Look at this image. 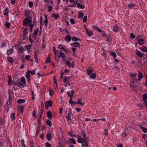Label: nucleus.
<instances>
[{
    "label": "nucleus",
    "instance_id": "f257e3e1",
    "mask_svg": "<svg viewBox=\"0 0 147 147\" xmlns=\"http://www.w3.org/2000/svg\"><path fill=\"white\" fill-rule=\"evenodd\" d=\"M82 135H77L78 139L77 142L80 143H82L87 142L86 138V133L83 131L82 132Z\"/></svg>",
    "mask_w": 147,
    "mask_h": 147
},
{
    "label": "nucleus",
    "instance_id": "f03ea898",
    "mask_svg": "<svg viewBox=\"0 0 147 147\" xmlns=\"http://www.w3.org/2000/svg\"><path fill=\"white\" fill-rule=\"evenodd\" d=\"M23 25L24 26H26L28 24H31L32 23V21L28 18H26V19H24L23 20Z\"/></svg>",
    "mask_w": 147,
    "mask_h": 147
},
{
    "label": "nucleus",
    "instance_id": "7ed1b4c3",
    "mask_svg": "<svg viewBox=\"0 0 147 147\" xmlns=\"http://www.w3.org/2000/svg\"><path fill=\"white\" fill-rule=\"evenodd\" d=\"M13 84H14V85L18 86L22 88L24 87V86L21 83L20 81L19 80L16 81L14 82H13Z\"/></svg>",
    "mask_w": 147,
    "mask_h": 147
},
{
    "label": "nucleus",
    "instance_id": "20e7f679",
    "mask_svg": "<svg viewBox=\"0 0 147 147\" xmlns=\"http://www.w3.org/2000/svg\"><path fill=\"white\" fill-rule=\"evenodd\" d=\"M52 105V100H49L45 102V107L48 110L49 107H51Z\"/></svg>",
    "mask_w": 147,
    "mask_h": 147
},
{
    "label": "nucleus",
    "instance_id": "39448f33",
    "mask_svg": "<svg viewBox=\"0 0 147 147\" xmlns=\"http://www.w3.org/2000/svg\"><path fill=\"white\" fill-rule=\"evenodd\" d=\"M66 47V46L62 44H59L58 46V47L59 49H62L64 51L66 52L67 51V50L65 49Z\"/></svg>",
    "mask_w": 147,
    "mask_h": 147
},
{
    "label": "nucleus",
    "instance_id": "423d86ee",
    "mask_svg": "<svg viewBox=\"0 0 147 147\" xmlns=\"http://www.w3.org/2000/svg\"><path fill=\"white\" fill-rule=\"evenodd\" d=\"M136 53L137 55L140 57H143L145 55L144 53H141L140 51H138L137 50H136Z\"/></svg>",
    "mask_w": 147,
    "mask_h": 147
},
{
    "label": "nucleus",
    "instance_id": "0eeeda50",
    "mask_svg": "<svg viewBox=\"0 0 147 147\" xmlns=\"http://www.w3.org/2000/svg\"><path fill=\"white\" fill-rule=\"evenodd\" d=\"M71 113H68L65 116L66 118L67 121H71L72 119H71Z\"/></svg>",
    "mask_w": 147,
    "mask_h": 147
},
{
    "label": "nucleus",
    "instance_id": "6e6552de",
    "mask_svg": "<svg viewBox=\"0 0 147 147\" xmlns=\"http://www.w3.org/2000/svg\"><path fill=\"white\" fill-rule=\"evenodd\" d=\"M130 86L132 90L134 91H136L137 90V86L136 85L131 84L130 85Z\"/></svg>",
    "mask_w": 147,
    "mask_h": 147
},
{
    "label": "nucleus",
    "instance_id": "1a4fd4ad",
    "mask_svg": "<svg viewBox=\"0 0 147 147\" xmlns=\"http://www.w3.org/2000/svg\"><path fill=\"white\" fill-rule=\"evenodd\" d=\"M74 47H80V44L77 41L71 44V45Z\"/></svg>",
    "mask_w": 147,
    "mask_h": 147
},
{
    "label": "nucleus",
    "instance_id": "9d476101",
    "mask_svg": "<svg viewBox=\"0 0 147 147\" xmlns=\"http://www.w3.org/2000/svg\"><path fill=\"white\" fill-rule=\"evenodd\" d=\"M58 51L60 53L59 55L60 57L62 58L63 60H65V57L64 53L61 52V50H58Z\"/></svg>",
    "mask_w": 147,
    "mask_h": 147
},
{
    "label": "nucleus",
    "instance_id": "9b49d317",
    "mask_svg": "<svg viewBox=\"0 0 147 147\" xmlns=\"http://www.w3.org/2000/svg\"><path fill=\"white\" fill-rule=\"evenodd\" d=\"M10 100L9 99H8L7 100V101L6 102L5 105L7 107V108H6L5 107V109L6 110H7V111H8V110L9 109L8 107H9L10 105Z\"/></svg>",
    "mask_w": 147,
    "mask_h": 147
},
{
    "label": "nucleus",
    "instance_id": "f8f14e48",
    "mask_svg": "<svg viewBox=\"0 0 147 147\" xmlns=\"http://www.w3.org/2000/svg\"><path fill=\"white\" fill-rule=\"evenodd\" d=\"M71 36L69 35L66 36L65 38V40L68 42H69L71 40Z\"/></svg>",
    "mask_w": 147,
    "mask_h": 147
},
{
    "label": "nucleus",
    "instance_id": "ddd939ff",
    "mask_svg": "<svg viewBox=\"0 0 147 147\" xmlns=\"http://www.w3.org/2000/svg\"><path fill=\"white\" fill-rule=\"evenodd\" d=\"M140 49L142 52L147 53V47L145 46H142Z\"/></svg>",
    "mask_w": 147,
    "mask_h": 147
},
{
    "label": "nucleus",
    "instance_id": "4468645a",
    "mask_svg": "<svg viewBox=\"0 0 147 147\" xmlns=\"http://www.w3.org/2000/svg\"><path fill=\"white\" fill-rule=\"evenodd\" d=\"M47 117L50 120H51L52 117V114L51 111H48L47 112Z\"/></svg>",
    "mask_w": 147,
    "mask_h": 147
},
{
    "label": "nucleus",
    "instance_id": "2eb2a0df",
    "mask_svg": "<svg viewBox=\"0 0 147 147\" xmlns=\"http://www.w3.org/2000/svg\"><path fill=\"white\" fill-rule=\"evenodd\" d=\"M52 17L55 18V19L57 20L60 17V16L58 14H55L54 13H53L52 14Z\"/></svg>",
    "mask_w": 147,
    "mask_h": 147
},
{
    "label": "nucleus",
    "instance_id": "dca6fc26",
    "mask_svg": "<svg viewBox=\"0 0 147 147\" xmlns=\"http://www.w3.org/2000/svg\"><path fill=\"white\" fill-rule=\"evenodd\" d=\"M47 139L48 141H50L51 138V135L49 133H48L46 135Z\"/></svg>",
    "mask_w": 147,
    "mask_h": 147
},
{
    "label": "nucleus",
    "instance_id": "f3484780",
    "mask_svg": "<svg viewBox=\"0 0 147 147\" xmlns=\"http://www.w3.org/2000/svg\"><path fill=\"white\" fill-rule=\"evenodd\" d=\"M86 32L88 36H90L92 35V31L89 30L87 28L86 29Z\"/></svg>",
    "mask_w": 147,
    "mask_h": 147
},
{
    "label": "nucleus",
    "instance_id": "a211bd4d",
    "mask_svg": "<svg viewBox=\"0 0 147 147\" xmlns=\"http://www.w3.org/2000/svg\"><path fill=\"white\" fill-rule=\"evenodd\" d=\"M13 52V48L10 49L7 52V55H10Z\"/></svg>",
    "mask_w": 147,
    "mask_h": 147
},
{
    "label": "nucleus",
    "instance_id": "6ab92c4d",
    "mask_svg": "<svg viewBox=\"0 0 147 147\" xmlns=\"http://www.w3.org/2000/svg\"><path fill=\"white\" fill-rule=\"evenodd\" d=\"M26 50L24 47H19L18 50V52H20L21 53H22L23 51Z\"/></svg>",
    "mask_w": 147,
    "mask_h": 147
},
{
    "label": "nucleus",
    "instance_id": "aec40b11",
    "mask_svg": "<svg viewBox=\"0 0 147 147\" xmlns=\"http://www.w3.org/2000/svg\"><path fill=\"white\" fill-rule=\"evenodd\" d=\"M138 43L140 45H143L144 43V41L143 39H141L138 40Z\"/></svg>",
    "mask_w": 147,
    "mask_h": 147
},
{
    "label": "nucleus",
    "instance_id": "412c9836",
    "mask_svg": "<svg viewBox=\"0 0 147 147\" xmlns=\"http://www.w3.org/2000/svg\"><path fill=\"white\" fill-rule=\"evenodd\" d=\"M7 60L8 61L11 63H12L13 62V58L11 57H8L7 58Z\"/></svg>",
    "mask_w": 147,
    "mask_h": 147
},
{
    "label": "nucleus",
    "instance_id": "4be33fe9",
    "mask_svg": "<svg viewBox=\"0 0 147 147\" xmlns=\"http://www.w3.org/2000/svg\"><path fill=\"white\" fill-rule=\"evenodd\" d=\"M93 71L92 68L91 67H89V68L87 69V72L88 75H90L91 74V72Z\"/></svg>",
    "mask_w": 147,
    "mask_h": 147
},
{
    "label": "nucleus",
    "instance_id": "5701e85b",
    "mask_svg": "<svg viewBox=\"0 0 147 147\" xmlns=\"http://www.w3.org/2000/svg\"><path fill=\"white\" fill-rule=\"evenodd\" d=\"M77 7L79 8L84 9L85 8V6L81 5L80 3H78L77 4Z\"/></svg>",
    "mask_w": 147,
    "mask_h": 147
},
{
    "label": "nucleus",
    "instance_id": "b1692460",
    "mask_svg": "<svg viewBox=\"0 0 147 147\" xmlns=\"http://www.w3.org/2000/svg\"><path fill=\"white\" fill-rule=\"evenodd\" d=\"M84 15V14L82 12H80L78 14V18L80 19H82V18Z\"/></svg>",
    "mask_w": 147,
    "mask_h": 147
},
{
    "label": "nucleus",
    "instance_id": "393cba45",
    "mask_svg": "<svg viewBox=\"0 0 147 147\" xmlns=\"http://www.w3.org/2000/svg\"><path fill=\"white\" fill-rule=\"evenodd\" d=\"M96 76V74L94 73H92L90 74V77L91 79H94Z\"/></svg>",
    "mask_w": 147,
    "mask_h": 147
},
{
    "label": "nucleus",
    "instance_id": "a878e982",
    "mask_svg": "<svg viewBox=\"0 0 147 147\" xmlns=\"http://www.w3.org/2000/svg\"><path fill=\"white\" fill-rule=\"evenodd\" d=\"M47 6L48 11L49 12H51L52 11V9H53V7L51 6L48 5H47Z\"/></svg>",
    "mask_w": 147,
    "mask_h": 147
},
{
    "label": "nucleus",
    "instance_id": "bb28decb",
    "mask_svg": "<svg viewBox=\"0 0 147 147\" xmlns=\"http://www.w3.org/2000/svg\"><path fill=\"white\" fill-rule=\"evenodd\" d=\"M70 77L66 76L64 77L63 81L65 82H69V81Z\"/></svg>",
    "mask_w": 147,
    "mask_h": 147
},
{
    "label": "nucleus",
    "instance_id": "cd10ccee",
    "mask_svg": "<svg viewBox=\"0 0 147 147\" xmlns=\"http://www.w3.org/2000/svg\"><path fill=\"white\" fill-rule=\"evenodd\" d=\"M46 124L48 125L49 127H51V121L49 119H47L46 121Z\"/></svg>",
    "mask_w": 147,
    "mask_h": 147
},
{
    "label": "nucleus",
    "instance_id": "c85d7f7f",
    "mask_svg": "<svg viewBox=\"0 0 147 147\" xmlns=\"http://www.w3.org/2000/svg\"><path fill=\"white\" fill-rule=\"evenodd\" d=\"M147 98V94L146 93H144L142 96L143 100L144 101H146Z\"/></svg>",
    "mask_w": 147,
    "mask_h": 147
},
{
    "label": "nucleus",
    "instance_id": "c756f323",
    "mask_svg": "<svg viewBox=\"0 0 147 147\" xmlns=\"http://www.w3.org/2000/svg\"><path fill=\"white\" fill-rule=\"evenodd\" d=\"M26 83L25 78L24 77H22L21 79V83L23 85L25 84Z\"/></svg>",
    "mask_w": 147,
    "mask_h": 147
},
{
    "label": "nucleus",
    "instance_id": "7c9ffc66",
    "mask_svg": "<svg viewBox=\"0 0 147 147\" xmlns=\"http://www.w3.org/2000/svg\"><path fill=\"white\" fill-rule=\"evenodd\" d=\"M25 100L23 99H19L17 100V102L19 103H24L25 102Z\"/></svg>",
    "mask_w": 147,
    "mask_h": 147
},
{
    "label": "nucleus",
    "instance_id": "2f4dec72",
    "mask_svg": "<svg viewBox=\"0 0 147 147\" xmlns=\"http://www.w3.org/2000/svg\"><path fill=\"white\" fill-rule=\"evenodd\" d=\"M27 72H28V73L29 74H31V75H33L35 74V71L34 70H33L32 71L30 70H28L27 71Z\"/></svg>",
    "mask_w": 147,
    "mask_h": 147
},
{
    "label": "nucleus",
    "instance_id": "473e14b6",
    "mask_svg": "<svg viewBox=\"0 0 147 147\" xmlns=\"http://www.w3.org/2000/svg\"><path fill=\"white\" fill-rule=\"evenodd\" d=\"M140 128L142 129V131L144 133H146L147 132V129L144 127L140 126Z\"/></svg>",
    "mask_w": 147,
    "mask_h": 147
},
{
    "label": "nucleus",
    "instance_id": "72a5a7b5",
    "mask_svg": "<svg viewBox=\"0 0 147 147\" xmlns=\"http://www.w3.org/2000/svg\"><path fill=\"white\" fill-rule=\"evenodd\" d=\"M11 118L12 121L15 120V114L13 113H12L11 114Z\"/></svg>",
    "mask_w": 147,
    "mask_h": 147
},
{
    "label": "nucleus",
    "instance_id": "f704fd0d",
    "mask_svg": "<svg viewBox=\"0 0 147 147\" xmlns=\"http://www.w3.org/2000/svg\"><path fill=\"white\" fill-rule=\"evenodd\" d=\"M69 140L71 142V143H72L74 144H76V141L74 138H70Z\"/></svg>",
    "mask_w": 147,
    "mask_h": 147
},
{
    "label": "nucleus",
    "instance_id": "c9c22d12",
    "mask_svg": "<svg viewBox=\"0 0 147 147\" xmlns=\"http://www.w3.org/2000/svg\"><path fill=\"white\" fill-rule=\"evenodd\" d=\"M29 26V32H32V29L33 27V24H29L28 25Z\"/></svg>",
    "mask_w": 147,
    "mask_h": 147
},
{
    "label": "nucleus",
    "instance_id": "e433bc0d",
    "mask_svg": "<svg viewBox=\"0 0 147 147\" xmlns=\"http://www.w3.org/2000/svg\"><path fill=\"white\" fill-rule=\"evenodd\" d=\"M82 147H88V145L87 143V142H85L82 143Z\"/></svg>",
    "mask_w": 147,
    "mask_h": 147
},
{
    "label": "nucleus",
    "instance_id": "4c0bfd02",
    "mask_svg": "<svg viewBox=\"0 0 147 147\" xmlns=\"http://www.w3.org/2000/svg\"><path fill=\"white\" fill-rule=\"evenodd\" d=\"M65 64H67L69 67H71V63L69 61H66Z\"/></svg>",
    "mask_w": 147,
    "mask_h": 147
},
{
    "label": "nucleus",
    "instance_id": "58836bf2",
    "mask_svg": "<svg viewBox=\"0 0 147 147\" xmlns=\"http://www.w3.org/2000/svg\"><path fill=\"white\" fill-rule=\"evenodd\" d=\"M111 55L113 56L114 58H115L117 57V55L116 53L114 52H111Z\"/></svg>",
    "mask_w": 147,
    "mask_h": 147
},
{
    "label": "nucleus",
    "instance_id": "ea45409f",
    "mask_svg": "<svg viewBox=\"0 0 147 147\" xmlns=\"http://www.w3.org/2000/svg\"><path fill=\"white\" fill-rule=\"evenodd\" d=\"M72 40V41H78L79 40V38H77L75 37H72L71 38Z\"/></svg>",
    "mask_w": 147,
    "mask_h": 147
},
{
    "label": "nucleus",
    "instance_id": "a19ab883",
    "mask_svg": "<svg viewBox=\"0 0 147 147\" xmlns=\"http://www.w3.org/2000/svg\"><path fill=\"white\" fill-rule=\"evenodd\" d=\"M143 76L142 74L140 71H138V77L141 78H143Z\"/></svg>",
    "mask_w": 147,
    "mask_h": 147
},
{
    "label": "nucleus",
    "instance_id": "79ce46f5",
    "mask_svg": "<svg viewBox=\"0 0 147 147\" xmlns=\"http://www.w3.org/2000/svg\"><path fill=\"white\" fill-rule=\"evenodd\" d=\"M118 28L117 26H114L113 28V30L115 32H117Z\"/></svg>",
    "mask_w": 147,
    "mask_h": 147
},
{
    "label": "nucleus",
    "instance_id": "37998d69",
    "mask_svg": "<svg viewBox=\"0 0 147 147\" xmlns=\"http://www.w3.org/2000/svg\"><path fill=\"white\" fill-rule=\"evenodd\" d=\"M38 29L39 28H36V29L34 31V32L33 33L34 34L37 35V34Z\"/></svg>",
    "mask_w": 147,
    "mask_h": 147
},
{
    "label": "nucleus",
    "instance_id": "c03bdc74",
    "mask_svg": "<svg viewBox=\"0 0 147 147\" xmlns=\"http://www.w3.org/2000/svg\"><path fill=\"white\" fill-rule=\"evenodd\" d=\"M70 22L72 24H75L76 22L72 18H71L70 20Z\"/></svg>",
    "mask_w": 147,
    "mask_h": 147
},
{
    "label": "nucleus",
    "instance_id": "a18cd8bd",
    "mask_svg": "<svg viewBox=\"0 0 147 147\" xmlns=\"http://www.w3.org/2000/svg\"><path fill=\"white\" fill-rule=\"evenodd\" d=\"M51 60V58L50 57H48L46 59V61H45V63H49L50 61Z\"/></svg>",
    "mask_w": 147,
    "mask_h": 147
},
{
    "label": "nucleus",
    "instance_id": "49530a36",
    "mask_svg": "<svg viewBox=\"0 0 147 147\" xmlns=\"http://www.w3.org/2000/svg\"><path fill=\"white\" fill-rule=\"evenodd\" d=\"M87 17L86 16H84V17L83 18V22L84 23L85 22L87 21Z\"/></svg>",
    "mask_w": 147,
    "mask_h": 147
},
{
    "label": "nucleus",
    "instance_id": "de8ad7c7",
    "mask_svg": "<svg viewBox=\"0 0 147 147\" xmlns=\"http://www.w3.org/2000/svg\"><path fill=\"white\" fill-rule=\"evenodd\" d=\"M5 25L6 27L7 28H9L10 25L9 23L8 22H6Z\"/></svg>",
    "mask_w": 147,
    "mask_h": 147
},
{
    "label": "nucleus",
    "instance_id": "09e8293b",
    "mask_svg": "<svg viewBox=\"0 0 147 147\" xmlns=\"http://www.w3.org/2000/svg\"><path fill=\"white\" fill-rule=\"evenodd\" d=\"M45 144L46 147H51V145L49 143L47 142L45 143Z\"/></svg>",
    "mask_w": 147,
    "mask_h": 147
},
{
    "label": "nucleus",
    "instance_id": "8fccbe9b",
    "mask_svg": "<svg viewBox=\"0 0 147 147\" xmlns=\"http://www.w3.org/2000/svg\"><path fill=\"white\" fill-rule=\"evenodd\" d=\"M104 135L107 136L108 135V129H104Z\"/></svg>",
    "mask_w": 147,
    "mask_h": 147
},
{
    "label": "nucleus",
    "instance_id": "3c124183",
    "mask_svg": "<svg viewBox=\"0 0 147 147\" xmlns=\"http://www.w3.org/2000/svg\"><path fill=\"white\" fill-rule=\"evenodd\" d=\"M134 6V4H129L128 5V7L130 9L132 8Z\"/></svg>",
    "mask_w": 147,
    "mask_h": 147
},
{
    "label": "nucleus",
    "instance_id": "603ef678",
    "mask_svg": "<svg viewBox=\"0 0 147 147\" xmlns=\"http://www.w3.org/2000/svg\"><path fill=\"white\" fill-rule=\"evenodd\" d=\"M32 115L33 117H34L35 118H36V111L35 110H34L33 112L32 113Z\"/></svg>",
    "mask_w": 147,
    "mask_h": 147
},
{
    "label": "nucleus",
    "instance_id": "864d4df0",
    "mask_svg": "<svg viewBox=\"0 0 147 147\" xmlns=\"http://www.w3.org/2000/svg\"><path fill=\"white\" fill-rule=\"evenodd\" d=\"M76 104H79L83 106L84 105V103L81 102V101H77L76 102Z\"/></svg>",
    "mask_w": 147,
    "mask_h": 147
},
{
    "label": "nucleus",
    "instance_id": "5fc2aeb1",
    "mask_svg": "<svg viewBox=\"0 0 147 147\" xmlns=\"http://www.w3.org/2000/svg\"><path fill=\"white\" fill-rule=\"evenodd\" d=\"M30 57V55H26L25 56V59L28 61H29V59Z\"/></svg>",
    "mask_w": 147,
    "mask_h": 147
},
{
    "label": "nucleus",
    "instance_id": "6e6d98bb",
    "mask_svg": "<svg viewBox=\"0 0 147 147\" xmlns=\"http://www.w3.org/2000/svg\"><path fill=\"white\" fill-rule=\"evenodd\" d=\"M8 84L9 85H11L12 84H13V82H12V80L11 79L9 81V80H8Z\"/></svg>",
    "mask_w": 147,
    "mask_h": 147
},
{
    "label": "nucleus",
    "instance_id": "4d7b16f0",
    "mask_svg": "<svg viewBox=\"0 0 147 147\" xmlns=\"http://www.w3.org/2000/svg\"><path fill=\"white\" fill-rule=\"evenodd\" d=\"M30 47L29 45H26L25 46V48L26 49L30 50Z\"/></svg>",
    "mask_w": 147,
    "mask_h": 147
},
{
    "label": "nucleus",
    "instance_id": "13d9d810",
    "mask_svg": "<svg viewBox=\"0 0 147 147\" xmlns=\"http://www.w3.org/2000/svg\"><path fill=\"white\" fill-rule=\"evenodd\" d=\"M112 40L111 39V38L110 37H109V36L108 37H107V42H111L112 41Z\"/></svg>",
    "mask_w": 147,
    "mask_h": 147
},
{
    "label": "nucleus",
    "instance_id": "bf43d9fd",
    "mask_svg": "<svg viewBox=\"0 0 147 147\" xmlns=\"http://www.w3.org/2000/svg\"><path fill=\"white\" fill-rule=\"evenodd\" d=\"M53 79L54 80V84H57V80H56V76H55L53 77Z\"/></svg>",
    "mask_w": 147,
    "mask_h": 147
},
{
    "label": "nucleus",
    "instance_id": "052dcab7",
    "mask_svg": "<svg viewBox=\"0 0 147 147\" xmlns=\"http://www.w3.org/2000/svg\"><path fill=\"white\" fill-rule=\"evenodd\" d=\"M8 10L7 9H6L5 10V12L4 14V15H7L8 14Z\"/></svg>",
    "mask_w": 147,
    "mask_h": 147
},
{
    "label": "nucleus",
    "instance_id": "680f3d73",
    "mask_svg": "<svg viewBox=\"0 0 147 147\" xmlns=\"http://www.w3.org/2000/svg\"><path fill=\"white\" fill-rule=\"evenodd\" d=\"M142 35H138L137 36V38L138 41L139 40L141 39V38L142 37Z\"/></svg>",
    "mask_w": 147,
    "mask_h": 147
},
{
    "label": "nucleus",
    "instance_id": "e2e57ef3",
    "mask_svg": "<svg viewBox=\"0 0 147 147\" xmlns=\"http://www.w3.org/2000/svg\"><path fill=\"white\" fill-rule=\"evenodd\" d=\"M29 74H30L28 73L27 72L26 73V78H30V76Z\"/></svg>",
    "mask_w": 147,
    "mask_h": 147
},
{
    "label": "nucleus",
    "instance_id": "0e129e2a",
    "mask_svg": "<svg viewBox=\"0 0 147 147\" xmlns=\"http://www.w3.org/2000/svg\"><path fill=\"white\" fill-rule=\"evenodd\" d=\"M130 36L131 37V38H134L135 37V36L134 34L133 33H131L130 34Z\"/></svg>",
    "mask_w": 147,
    "mask_h": 147
},
{
    "label": "nucleus",
    "instance_id": "69168bd1",
    "mask_svg": "<svg viewBox=\"0 0 147 147\" xmlns=\"http://www.w3.org/2000/svg\"><path fill=\"white\" fill-rule=\"evenodd\" d=\"M34 56H37V53L38 52V49H37L36 51H34Z\"/></svg>",
    "mask_w": 147,
    "mask_h": 147
},
{
    "label": "nucleus",
    "instance_id": "338daca9",
    "mask_svg": "<svg viewBox=\"0 0 147 147\" xmlns=\"http://www.w3.org/2000/svg\"><path fill=\"white\" fill-rule=\"evenodd\" d=\"M136 76V74H130V76L132 78H134Z\"/></svg>",
    "mask_w": 147,
    "mask_h": 147
},
{
    "label": "nucleus",
    "instance_id": "774afa93",
    "mask_svg": "<svg viewBox=\"0 0 147 147\" xmlns=\"http://www.w3.org/2000/svg\"><path fill=\"white\" fill-rule=\"evenodd\" d=\"M59 145L58 146V147H63L64 144L63 143H59Z\"/></svg>",
    "mask_w": 147,
    "mask_h": 147
}]
</instances>
